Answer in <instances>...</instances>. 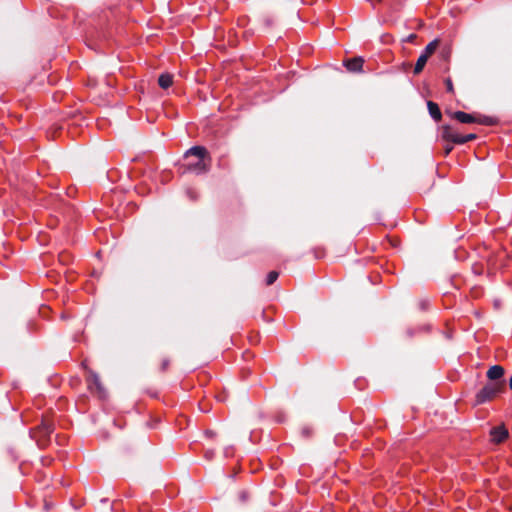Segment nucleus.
Returning a JSON list of instances; mask_svg holds the SVG:
<instances>
[{"label": "nucleus", "mask_w": 512, "mask_h": 512, "mask_svg": "<svg viewBox=\"0 0 512 512\" xmlns=\"http://www.w3.org/2000/svg\"><path fill=\"white\" fill-rule=\"evenodd\" d=\"M210 164L211 159L206 148L194 146L184 154L180 168L183 172L201 174L208 170Z\"/></svg>", "instance_id": "obj_1"}, {"label": "nucleus", "mask_w": 512, "mask_h": 512, "mask_svg": "<svg viewBox=\"0 0 512 512\" xmlns=\"http://www.w3.org/2000/svg\"><path fill=\"white\" fill-rule=\"evenodd\" d=\"M506 389L505 381H488L475 396V404L480 405L495 399Z\"/></svg>", "instance_id": "obj_2"}, {"label": "nucleus", "mask_w": 512, "mask_h": 512, "mask_svg": "<svg viewBox=\"0 0 512 512\" xmlns=\"http://www.w3.org/2000/svg\"><path fill=\"white\" fill-rule=\"evenodd\" d=\"M52 431V421L47 418L43 419L42 423L34 431V437L37 439V442L40 446L44 447L47 444L48 438Z\"/></svg>", "instance_id": "obj_3"}, {"label": "nucleus", "mask_w": 512, "mask_h": 512, "mask_svg": "<svg viewBox=\"0 0 512 512\" xmlns=\"http://www.w3.org/2000/svg\"><path fill=\"white\" fill-rule=\"evenodd\" d=\"M490 435L494 443L500 444L508 438L509 432L504 425H499L491 429Z\"/></svg>", "instance_id": "obj_4"}, {"label": "nucleus", "mask_w": 512, "mask_h": 512, "mask_svg": "<svg viewBox=\"0 0 512 512\" xmlns=\"http://www.w3.org/2000/svg\"><path fill=\"white\" fill-rule=\"evenodd\" d=\"M448 115L451 116L452 119H455L459 121L460 123L469 124V123H476V113L468 114L463 111H455V112H449L446 111Z\"/></svg>", "instance_id": "obj_5"}, {"label": "nucleus", "mask_w": 512, "mask_h": 512, "mask_svg": "<svg viewBox=\"0 0 512 512\" xmlns=\"http://www.w3.org/2000/svg\"><path fill=\"white\" fill-rule=\"evenodd\" d=\"M441 138L446 142L455 144V139L459 138V133L451 125L445 124L441 128Z\"/></svg>", "instance_id": "obj_6"}, {"label": "nucleus", "mask_w": 512, "mask_h": 512, "mask_svg": "<svg viewBox=\"0 0 512 512\" xmlns=\"http://www.w3.org/2000/svg\"><path fill=\"white\" fill-rule=\"evenodd\" d=\"M87 383L91 391L96 392L98 395H102L103 387L97 374L90 371L87 375Z\"/></svg>", "instance_id": "obj_7"}, {"label": "nucleus", "mask_w": 512, "mask_h": 512, "mask_svg": "<svg viewBox=\"0 0 512 512\" xmlns=\"http://www.w3.org/2000/svg\"><path fill=\"white\" fill-rule=\"evenodd\" d=\"M504 373L505 370L502 366L493 365L488 369L486 376L489 381H505L503 379Z\"/></svg>", "instance_id": "obj_8"}, {"label": "nucleus", "mask_w": 512, "mask_h": 512, "mask_svg": "<svg viewBox=\"0 0 512 512\" xmlns=\"http://www.w3.org/2000/svg\"><path fill=\"white\" fill-rule=\"evenodd\" d=\"M364 59L360 56L344 61V65L350 72L362 71Z\"/></svg>", "instance_id": "obj_9"}, {"label": "nucleus", "mask_w": 512, "mask_h": 512, "mask_svg": "<svg viewBox=\"0 0 512 512\" xmlns=\"http://www.w3.org/2000/svg\"><path fill=\"white\" fill-rule=\"evenodd\" d=\"M427 107H428V111H429V114L430 116L435 120V121H440L442 119V113H441V110L438 106L437 103L433 102V101H428L427 102Z\"/></svg>", "instance_id": "obj_10"}, {"label": "nucleus", "mask_w": 512, "mask_h": 512, "mask_svg": "<svg viewBox=\"0 0 512 512\" xmlns=\"http://www.w3.org/2000/svg\"><path fill=\"white\" fill-rule=\"evenodd\" d=\"M476 123L480 125L494 126L498 124V119L492 116L476 113Z\"/></svg>", "instance_id": "obj_11"}, {"label": "nucleus", "mask_w": 512, "mask_h": 512, "mask_svg": "<svg viewBox=\"0 0 512 512\" xmlns=\"http://www.w3.org/2000/svg\"><path fill=\"white\" fill-rule=\"evenodd\" d=\"M158 84L162 89H168L173 84V75L169 73L161 74L158 78Z\"/></svg>", "instance_id": "obj_12"}, {"label": "nucleus", "mask_w": 512, "mask_h": 512, "mask_svg": "<svg viewBox=\"0 0 512 512\" xmlns=\"http://www.w3.org/2000/svg\"><path fill=\"white\" fill-rule=\"evenodd\" d=\"M428 59H429V57H427L426 55L421 53V55L418 57L417 62L414 66L413 73L415 75H418L423 71Z\"/></svg>", "instance_id": "obj_13"}, {"label": "nucleus", "mask_w": 512, "mask_h": 512, "mask_svg": "<svg viewBox=\"0 0 512 512\" xmlns=\"http://www.w3.org/2000/svg\"><path fill=\"white\" fill-rule=\"evenodd\" d=\"M438 46H439V40L435 39L427 44V46L423 50L422 54H424L430 58V56L436 51Z\"/></svg>", "instance_id": "obj_14"}, {"label": "nucleus", "mask_w": 512, "mask_h": 512, "mask_svg": "<svg viewBox=\"0 0 512 512\" xmlns=\"http://www.w3.org/2000/svg\"><path fill=\"white\" fill-rule=\"evenodd\" d=\"M476 138H477V135L474 133L467 134V135L459 134V138L455 139V144H457V145L465 144L469 141L475 140Z\"/></svg>", "instance_id": "obj_15"}, {"label": "nucleus", "mask_w": 512, "mask_h": 512, "mask_svg": "<svg viewBox=\"0 0 512 512\" xmlns=\"http://www.w3.org/2000/svg\"><path fill=\"white\" fill-rule=\"evenodd\" d=\"M279 273L277 271H270L266 278V285L270 286L272 285L278 278Z\"/></svg>", "instance_id": "obj_16"}, {"label": "nucleus", "mask_w": 512, "mask_h": 512, "mask_svg": "<svg viewBox=\"0 0 512 512\" xmlns=\"http://www.w3.org/2000/svg\"><path fill=\"white\" fill-rule=\"evenodd\" d=\"M445 85H446L447 92L454 93V86H453L451 78L445 79Z\"/></svg>", "instance_id": "obj_17"}, {"label": "nucleus", "mask_w": 512, "mask_h": 512, "mask_svg": "<svg viewBox=\"0 0 512 512\" xmlns=\"http://www.w3.org/2000/svg\"><path fill=\"white\" fill-rule=\"evenodd\" d=\"M169 364H170V361L168 359H163L160 364V370L163 372L166 371L169 367Z\"/></svg>", "instance_id": "obj_18"}, {"label": "nucleus", "mask_w": 512, "mask_h": 512, "mask_svg": "<svg viewBox=\"0 0 512 512\" xmlns=\"http://www.w3.org/2000/svg\"><path fill=\"white\" fill-rule=\"evenodd\" d=\"M248 494L246 491H240L239 492V499L241 502H245L247 500Z\"/></svg>", "instance_id": "obj_19"}, {"label": "nucleus", "mask_w": 512, "mask_h": 512, "mask_svg": "<svg viewBox=\"0 0 512 512\" xmlns=\"http://www.w3.org/2000/svg\"><path fill=\"white\" fill-rule=\"evenodd\" d=\"M453 150V146L451 144H447L445 147H444V155L447 156L451 153V151Z\"/></svg>", "instance_id": "obj_20"}, {"label": "nucleus", "mask_w": 512, "mask_h": 512, "mask_svg": "<svg viewBox=\"0 0 512 512\" xmlns=\"http://www.w3.org/2000/svg\"><path fill=\"white\" fill-rule=\"evenodd\" d=\"M441 54H442V57H443L444 60H448L449 59V56H450L449 51H442Z\"/></svg>", "instance_id": "obj_21"}, {"label": "nucleus", "mask_w": 512, "mask_h": 512, "mask_svg": "<svg viewBox=\"0 0 512 512\" xmlns=\"http://www.w3.org/2000/svg\"><path fill=\"white\" fill-rule=\"evenodd\" d=\"M213 455H214L213 451H210V450L206 451V453H205V457L207 459H211L213 457Z\"/></svg>", "instance_id": "obj_22"}, {"label": "nucleus", "mask_w": 512, "mask_h": 512, "mask_svg": "<svg viewBox=\"0 0 512 512\" xmlns=\"http://www.w3.org/2000/svg\"><path fill=\"white\" fill-rule=\"evenodd\" d=\"M415 38H416V35H415V34H412V35H410V36H409V40H410V41H412V40H413V39H415Z\"/></svg>", "instance_id": "obj_23"}, {"label": "nucleus", "mask_w": 512, "mask_h": 512, "mask_svg": "<svg viewBox=\"0 0 512 512\" xmlns=\"http://www.w3.org/2000/svg\"><path fill=\"white\" fill-rule=\"evenodd\" d=\"M509 387H510V389L512 390V376H511V377H510V379H509Z\"/></svg>", "instance_id": "obj_24"}]
</instances>
